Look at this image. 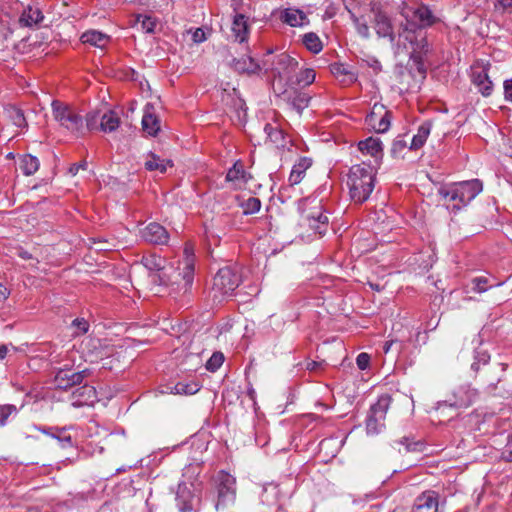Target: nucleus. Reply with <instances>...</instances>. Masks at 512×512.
<instances>
[{
    "label": "nucleus",
    "mask_w": 512,
    "mask_h": 512,
    "mask_svg": "<svg viewBox=\"0 0 512 512\" xmlns=\"http://www.w3.org/2000/svg\"><path fill=\"white\" fill-rule=\"evenodd\" d=\"M470 338L475 353L471 370L475 373L476 378L494 390L502 379L505 366L499 362L490 363V355L481 347L482 340L478 334H472Z\"/></svg>",
    "instance_id": "nucleus-1"
},
{
    "label": "nucleus",
    "mask_w": 512,
    "mask_h": 512,
    "mask_svg": "<svg viewBox=\"0 0 512 512\" xmlns=\"http://www.w3.org/2000/svg\"><path fill=\"white\" fill-rule=\"evenodd\" d=\"M405 39L412 45V52L410 55V67L406 71L403 67L398 70V78L400 84L404 85L406 89H411L416 86L412 85L409 78H413V71L416 70L419 73L420 81L426 77V68L424 65V56L429 51V44L423 31L417 32H405Z\"/></svg>",
    "instance_id": "nucleus-2"
},
{
    "label": "nucleus",
    "mask_w": 512,
    "mask_h": 512,
    "mask_svg": "<svg viewBox=\"0 0 512 512\" xmlns=\"http://www.w3.org/2000/svg\"><path fill=\"white\" fill-rule=\"evenodd\" d=\"M374 176V169L368 164H357L350 168L347 184L355 203L361 204L369 198L374 189Z\"/></svg>",
    "instance_id": "nucleus-3"
},
{
    "label": "nucleus",
    "mask_w": 512,
    "mask_h": 512,
    "mask_svg": "<svg viewBox=\"0 0 512 512\" xmlns=\"http://www.w3.org/2000/svg\"><path fill=\"white\" fill-rule=\"evenodd\" d=\"M482 191V183L478 179L453 183L449 186H442L438 194L446 202H454L453 209L459 210Z\"/></svg>",
    "instance_id": "nucleus-4"
},
{
    "label": "nucleus",
    "mask_w": 512,
    "mask_h": 512,
    "mask_svg": "<svg viewBox=\"0 0 512 512\" xmlns=\"http://www.w3.org/2000/svg\"><path fill=\"white\" fill-rule=\"evenodd\" d=\"M301 212L300 225L309 227L315 233L324 235L328 228L329 219L324 214L321 200L317 198H305L299 204Z\"/></svg>",
    "instance_id": "nucleus-5"
},
{
    "label": "nucleus",
    "mask_w": 512,
    "mask_h": 512,
    "mask_svg": "<svg viewBox=\"0 0 512 512\" xmlns=\"http://www.w3.org/2000/svg\"><path fill=\"white\" fill-rule=\"evenodd\" d=\"M405 23H401L403 32L423 31L424 28L433 25L436 17L425 5H405L401 10Z\"/></svg>",
    "instance_id": "nucleus-6"
},
{
    "label": "nucleus",
    "mask_w": 512,
    "mask_h": 512,
    "mask_svg": "<svg viewBox=\"0 0 512 512\" xmlns=\"http://www.w3.org/2000/svg\"><path fill=\"white\" fill-rule=\"evenodd\" d=\"M54 119L76 137L85 134V125L83 117L71 106L58 100L51 104Z\"/></svg>",
    "instance_id": "nucleus-7"
},
{
    "label": "nucleus",
    "mask_w": 512,
    "mask_h": 512,
    "mask_svg": "<svg viewBox=\"0 0 512 512\" xmlns=\"http://www.w3.org/2000/svg\"><path fill=\"white\" fill-rule=\"evenodd\" d=\"M241 282L242 278L237 268L226 266L219 269L213 280V301L221 302L231 296Z\"/></svg>",
    "instance_id": "nucleus-8"
},
{
    "label": "nucleus",
    "mask_w": 512,
    "mask_h": 512,
    "mask_svg": "<svg viewBox=\"0 0 512 512\" xmlns=\"http://www.w3.org/2000/svg\"><path fill=\"white\" fill-rule=\"evenodd\" d=\"M272 54V50H268L264 59L262 60V66L265 71H273L275 76L280 78H290V75L295 72L298 67V61L286 53L277 55L272 62L269 61V57Z\"/></svg>",
    "instance_id": "nucleus-9"
},
{
    "label": "nucleus",
    "mask_w": 512,
    "mask_h": 512,
    "mask_svg": "<svg viewBox=\"0 0 512 512\" xmlns=\"http://www.w3.org/2000/svg\"><path fill=\"white\" fill-rule=\"evenodd\" d=\"M392 402V398L388 394L381 395L377 402L370 407L369 414L366 419V429L370 434H376L384 427L387 411Z\"/></svg>",
    "instance_id": "nucleus-10"
},
{
    "label": "nucleus",
    "mask_w": 512,
    "mask_h": 512,
    "mask_svg": "<svg viewBox=\"0 0 512 512\" xmlns=\"http://www.w3.org/2000/svg\"><path fill=\"white\" fill-rule=\"evenodd\" d=\"M217 494L218 500L216 508L220 505L225 506L235 500L236 496V479L229 473L221 471L217 475Z\"/></svg>",
    "instance_id": "nucleus-11"
},
{
    "label": "nucleus",
    "mask_w": 512,
    "mask_h": 512,
    "mask_svg": "<svg viewBox=\"0 0 512 512\" xmlns=\"http://www.w3.org/2000/svg\"><path fill=\"white\" fill-rule=\"evenodd\" d=\"M478 398V391L469 385L459 386L451 396L444 401L445 404L454 408H467Z\"/></svg>",
    "instance_id": "nucleus-12"
},
{
    "label": "nucleus",
    "mask_w": 512,
    "mask_h": 512,
    "mask_svg": "<svg viewBox=\"0 0 512 512\" xmlns=\"http://www.w3.org/2000/svg\"><path fill=\"white\" fill-rule=\"evenodd\" d=\"M89 374L88 369L79 372H71L69 369H60L56 373L54 381L57 388L67 390L73 386L80 385Z\"/></svg>",
    "instance_id": "nucleus-13"
},
{
    "label": "nucleus",
    "mask_w": 512,
    "mask_h": 512,
    "mask_svg": "<svg viewBox=\"0 0 512 512\" xmlns=\"http://www.w3.org/2000/svg\"><path fill=\"white\" fill-rule=\"evenodd\" d=\"M141 238L154 245H164L169 241V233L159 223L152 222L140 230Z\"/></svg>",
    "instance_id": "nucleus-14"
},
{
    "label": "nucleus",
    "mask_w": 512,
    "mask_h": 512,
    "mask_svg": "<svg viewBox=\"0 0 512 512\" xmlns=\"http://www.w3.org/2000/svg\"><path fill=\"white\" fill-rule=\"evenodd\" d=\"M282 98L286 104L296 110L298 114H301L302 111L308 107L310 101V97L306 93L294 89L285 90L282 93Z\"/></svg>",
    "instance_id": "nucleus-15"
},
{
    "label": "nucleus",
    "mask_w": 512,
    "mask_h": 512,
    "mask_svg": "<svg viewBox=\"0 0 512 512\" xmlns=\"http://www.w3.org/2000/svg\"><path fill=\"white\" fill-rule=\"evenodd\" d=\"M488 66L489 64L483 66L480 71L474 70L472 73V81L475 86L478 88L479 92L488 97L492 94L493 91V83L488 75Z\"/></svg>",
    "instance_id": "nucleus-16"
},
{
    "label": "nucleus",
    "mask_w": 512,
    "mask_h": 512,
    "mask_svg": "<svg viewBox=\"0 0 512 512\" xmlns=\"http://www.w3.org/2000/svg\"><path fill=\"white\" fill-rule=\"evenodd\" d=\"M176 501L180 512H196V506L199 500L186 488V486L179 485Z\"/></svg>",
    "instance_id": "nucleus-17"
},
{
    "label": "nucleus",
    "mask_w": 512,
    "mask_h": 512,
    "mask_svg": "<svg viewBox=\"0 0 512 512\" xmlns=\"http://www.w3.org/2000/svg\"><path fill=\"white\" fill-rule=\"evenodd\" d=\"M330 72L342 85L345 86H348L357 80V73L350 66L342 63L331 64Z\"/></svg>",
    "instance_id": "nucleus-18"
},
{
    "label": "nucleus",
    "mask_w": 512,
    "mask_h": 512,
    "mask_svg": "<svg viewBox=\"0 0 512 512\" xmlns=\"http://www.w3.org/2000/svg\"><path fill=\"white\" fill-rule=\"evenodd\" d=\"M142 128L150 136H156L160 130V120L154 113V107L148 103L145 106L142 118Z\"/></svg>",
    "instance_id": "nucleus-19"
},
{
    "label": "nucleus",
    "mask_w": 512,
    "mask_h": 512,
    "mask_svg": "<svg viewBox=\"0 0 512 512\" xmlns=\"http://www.w3.org/2000/svg\"><path fill=\"white\" fill-rule=\"evenodd\" d=\"M225 179L232 182L235 188H240L241 184H246L251 179V175L244 170L241 161H237L228 170Z\"/></svg>",
    "instance_id": "nucleus-20"
},
{
    "label": "nucleus",
    "mask_w": 512,
    "mask_h": 512,
    "mask_svg": "<svg viewBox=\"0 0 512 512\" xmlns=\"http://www.w3.org/2000/svg\"><path fill=\"white\" fill-rule=\"evenodd\" d=\"M374 28L379 37H388L391 41L394 40V32L390 19L381 11L374 13Z\"/></svg>",
    "instance_id": "nucleus-21"
},
{
    "label": "nucleus",
    "mask_w": 512,
    "mask_h": 512,
    "mask_svg": "<svg viewBox=\"0 0 512 512\" xmlns=\"http://www.w3.org/2000/svg\"><path fill=\"white\" fill-rule=\"evenodd\" d=\"M38 431L56 439L62 448L72 447V437L67 433L66 428L51 427H35Z\"/></svg>",
    "instance_id": "nucleus-22"
},
{
    "label": "nucleus",
    "mask_w": 512,
    "mask_h": 512,
    "mask_svg": "<svg viewBox=\"0 0 512 512\" xmlns=\"http://www.w3.org/2000/svg\"><path fill=\"white\" fill-rule=\"evenodd\" d=\"M232 66L235 71L247 74H255L263 68L251 56L233 59Z\"/></svg>",
    "instance_id": "nucleus-23"
},
{
    "label": "nucleus",
    "mask_w": 512,
    "mask_h": 512,
    "mask_svg": "<svg viewBox=\"0 0 512 512\" xmlns=\"http://www.w3.org/2000/svg\"><path fill=\"white\" fill-rule=\"evenodd\" d=\"M358 148L360 151L366 152L376 160L382 158V143L377 138L369 137L363 141H360L358 143Z\"/></svg>",
    "instance_id": "nucleus-24"
},
{
    "label": "nucleus",
    "mask_w": 512,
    "mask_h": 512,
    "mask_svg": "<svg viewBox=\"0 0 512 512\" xmlns=\"http://www.w3.org/2000/svg\"><path fill=\"white\" fill-rule=\"evenodd\" d=\"M44 19V15L39 7L27 6L20 17V22L27 27L38 25Z\"/></svg>",
    "instance_id": "nucleus-25"
},
{
    "label": "nucleus",
    "mask_w": 512,
    "mask_h": 512,
    "mask_svg": "<svg viewBox=\"0 0 512 512\" xmlns=\"http://www.w3.org/2000/svg\"><path fill=\"white\" fill-rule=\"evenodd\" d=\"M232 31L235 39L240 43L244 42L248 36V22L247 18L243 14H236L234 16Z\"/></svg>",
    "instance_id": "nucleus-26"
},
{
    "label": "nucleus",
    "mask_w": 512,
    "mask_h": 512,
    "mask_svg": "<svg viewBox=\"0 0 512 512\" xmlns=\"http://www.w3.org/2000/svg\"><path fill=\"white\" fill-rule=\"evenodd\" d=\"M312 161L309 158L303 157L298 163H296L289 176V182L291 185H296L301 182L304 177L306 170L311 166Z\"/></svg>",
    "instance_id": "nucleus-27"
},
{
    "label": "nucleus",
    "mask_w": 512,
    "mask_h": 512,
    "mask_svg": "<svg viewBox=\"0 0 512 512\" xmlns=\"http://www.w3.org/2000/svg\"><path fill=\"white\" fill-rule=\"evenodd\" d=\"M148 157L150 159L146 160L144 163L145 169L148 171L158 170L160 173H165L167 166H173V162L171 160L161 159L153 152H149Z\"/></svg>",
    "instance_id": "nucleus-28"
},
{
    "label": "nucleus",
    "mask_w": 512,
    "mask_h": 512,
    "mask_svg": "<svg viewBox=\"0 0 512 512\" xmlns=\"http://www.w3.org/2000/svg\"><path fill=\"white\" fill-rule=\"evenodd\" d=\"M109 36L99 31H87L82 34L81 40L83 43H89L95 47L103 49L109 42Z\"/></svg>",
    "instance_id": "nucleus-29"
},
{
    "label": "nucleus",
    "mask_w": 512,
    "mask_h": 512,
    "mask_svg": "<svg viewBox=\"0 0 512 512\" xmlns=\"http://www.w3.org/2000/svg\"><path fill=\"white\" fill-rule=\"evenodd\" d=\"M264 131L267 138L279 148H285L287 145L286 136L284 132L278 127H274L271 124H266Z\"/></svg>",
    "instance_id": "nucleus-30"
},
{
    "label": "nucleus",
    "mask_w": 512,
    "mask_h": 512,
    "mask_svg": "<svg viewBox=\"0 0 512 512\" xmlns=\"http://www.w3.org/2000/svg\"><path fill=\"white\" fill-rule=\"evenodd\" d=\"M120 124V118L117 113L109 110L108 112L101 115L100 129L104 132L115 131Z\"/></svg>",
    "instance_id": "nucleus-31"
},
{
    "label": "nucleus",
    "mask_w": 512,
    "mask_h": 512,
    "mask_svg": "<svg viewBox=\"0 0 512 512\" xmlns=\"http://www.w3.org/2000/svg\"><path fill=\"white\" fill-rule=\"evenodd\" d=\"M430 131L431 123L429 121L424 122L422 125H420L417 134L414 135L412 138L410 149L417 150L421 148L426 142L427 137L430 134Z\"/></svg>",
    "instance_id": "nucleus-32"
},
{
    "label": "nucleus",
    "mask_w": 512,
    "mask_h": 512,
    "mask_svg": "<svg viewBox=\"0 0 512 512\" xmlns=\"http://www.w3.org/2000/svg\"><path fill=\"white\" fill-rule=\"evenodd\" d=\"M306 18L304 12L293 9H287L282 16L283 21L292 27L303 25Z\"/></svg>",
    "instance_id": "nucleus-33"
},
{
    "label": "nucleus",
    "mask_w": 512,
    "mask_h": 512,
    "mask_svg": "<svg viewBox=\"0 0 512 512\" xmlns=\"http://www.w3.org/2000/svg\"><path fill=\"white\" fill-rule=\"evenodd\" d=\"M187 254L185 258L184 268L182 272V278L185 282V291L192 285L194 279V263L193 256L188 254V249H185Z\"/></svg>",
    "instance_id": "nucleus-34"
},
{
    "label": "nucleus",
    "mask_w": 512,
    "mask_h": 512,
    "mask_svg": "<svg viewBox=\"0 0 512 512\" xmlns=\"http://www.w3.org/2000/svg\"><path fill=\"white\" fill-rule=\"evenodd\" d=\"M39 160L30 154L24 155L20 160V169L27 176L33 175L39 169Z\"/></svg>",
    "instance_id": "nucleus-35"
},
{
    "label": "nucleus",
    "mask_w": 512,
    "mask_h": 512,
    "mask_svg": "<svg viewBox=\"0 0 512 512\" xmlns=\"http://www.w3.org/2000/svg\"><path fill=\"white\" fill-rule=\"evenodd\" d=\"M369 122L373 125V128L378 133H384L389 129L390 121H391V113L386 111L385 114L378 120L377 123H374L376 120V113L373 111L368 116Z\"/></svg>",
    "instance_id": "nucleus-36"
},
{
    "label": "nucleus",
    "mask_w": 512,
    "mask_h": 512,
    "mask_svg": "<svg viewBox=\"0 0 512 512\" xmlns=\"http://www.w3.org/2000/svg\"><path fill=\"white\" fill-rule=\"evenodd\" d=\"M142 264L150 271V273H154L165 268V260L157 255H149L147 257H143Z\"/></svg>",
    "instance_id": "nucleus-37"
},
{
    "label": "nucleus",
    "mask_w": 512,
    "mask_h": 512,
    "mask_svg": "<svg viewBox=\"0 0 512 512\" xmlns=\"http://www.w3.org/2000/svg\"><path fill=\"white\" fill-rule=\"evenodd\" d=\"M5 110L8 114V117L12 120L14 125H16L17 127L27 126L24 113L21 109L17 108L16 106L9 105Z\"/></svg>",
    "instance_id": "nucleus-38"
},
{
    "label": "nucleus",
    "mask_w": 512,
    "mask_h": 512,
    "mask_svg": "<svg viewBox=\"0 0 512 512\" xmlns=\"http://www.w3.org/2000/svg\"><path fill=\"white\" fill-rule=\"evenodd\" d=\"M303 43L313 53H318L322 50V43L315 33H307L303 37Z\"/></svg>",
    "instance_id": "nucleus-39"
},
{
    "label": "nucleus",
    "mask_w": 512,
    "mask_h": 512,
    "mask_svg": "<svg viewBox=\"0 0 512 512\" xmlns=\"http://www.w3.org/2000/svg\"><path fill=\"white\" fill-rule=\"evenodd\" d=\"M315 80V71L313 69L307 68L301 70L296 76L295 83L301 86H308L312 84Z\"/></svg>",
    "instance_id": "nucleus-40"
},
{
    "label": "nucleus",
    "mask_w": 512,
    "mask_h": 512,
    "mask_svg": "<svg viewBox=\"0 0 512 512\" xmlns=\"http://www.w3.org/2000/svg\"><path fill=\"white\" fill-rule=\"evenodd\" d=\"M199 390V387L196 383H177L172 390L174 394L180 395H192L195 394Z\"/></svg>",
    "instance_id": "nucleus-41"
},
{
    "label": "nucleus",
    "mask_w": 512,
    "mask_h": 512,
    "mask_svg": "<svg viewBox=\"0 0 512 512\" xmlns=\"http://www.w3.org/2000/svg\"><path fill=\"white\" fill-rule=\"evenodd\" d=\"M241 207L245 215L254 214L260 210L261 201L259 198L250 197L241 204Z\"/></svg>",
    "instance_id": "nucleus-42"
},
{
    "label": "nucleus",
    "mask_w": 512,
    "mask_h": 512,
    "mask_svg": "<svg viewBox=\"0 0 512 512\" xmlns=\"http://www.w3.org/2000/svg\"><path fill=\"white\" fill-rule=\"evenodd\" d=\"M149 277L151 279V282L156 285L167 286L170 282V276L167 273L166 267L163 268V270L150 273Z\"/></svg>",
    "instance_id": "nucleus-43"
},
{
    "label": "nucleus",
    "mask_w": 512,
    "mask_h": 512,
    "mask_svg": "<svg viewBox=\"0 0 512 512\" xmlns=\"http://www.w3.org/2000/svg\"><path fill=\"white\" fill-rule=\"evenodd\" d=\"M136 23L140 24L141 29L146 33H153L156 26V22L153 18L143 15L137 16Z\"/></svg>",
    "instance_id": "nucleus-44"
},
{
    "label": "nucleus",
    "mask_w": 512,
    "mask_h": 512,
    "mask_svg": "<svg viewBox=\"0 0 512 512\" xmlns=\"http://www.w3.org/2000/svg\"><path fill=\"white\" fill-rule=\"evenodd\" d=\"M224 356L220 352H215L207 361L206 369L208 371L214 372L216 371L223 363Z\"/></svg>",
    "instance_id": "nucleus-45"
},
{
    "label": "nucleus",
    "mask_w": 512,
    "mask_h": 512,
    "mask_svg": "<svg viewBox=\"0 0 512 512\" xmlns=\"http://www.w3.org/2000/svg\"><path fill=\"white\" fill-rule=\"evenodd\" d=\"M17 411L16 407L11 404L0 405V426H4L8 417Z\"/></svg>",
    "instance_id": "nucleus-46"
},
{
    "label": "nucleus",
    "mask_w": 512,
    "mask_h": 512,
    "mask_svg": "<svg viewBox=\"0 0 512 512\" xmlns=\"http://www.w3.org/2000/svg\"><path fill=\"white\" fill-rule=\"evenodd\" d=\"M99 120L101 121V115L99 114V112L88 113L85 118V131L95 129L97 127V123Z\"/></svg>",
    "instance_id": "nucleus-47"
},
{
    "label": "nucleus",
    "mask_w": 512,
    "mask_h": 512,
    "mask_svg": "<svg viewBox=\"0 0 512 512\" xmlns=\"http://www.w3.org/2000/svg\"><path fill=\"white\" fill-rule=\"evenodd\" d=\"M397 443L405 445L407 451H419L422 447L420 441L411 442L408 437H402Z\"/></svg>",
    "instance_id": "nucleus-48"
},
{
    "label": "nucleus",
    "mask_w": 512,
    "mask_h": 512,
    "mask_svg": "<svg viewBox=\"0 0 512 512\" xmlns=\"http://www.w3.org/2000/svg\"><path fill=\"white\" fill-rule=\"evenodd\" d=\"M120 354H121V351L120 352L117 351L114 354H110L108 357L103 359L102 367L106 368V369H110V370L115 368L114 361L116 360L119 362Z\"/></svg>",
    "instance_id": "nucleus-49"
},
{
    "label": "nucleus",
    "mask_w": 512,
    "mask_h": 512,
    "mask_svg": "<svg viewBox=\"0 0 512 512\" xmlns=\"http://www.w3.org/2000/svg\"><path fill=\"white\" fill-rule=\"evenodd\" d=\"M72 326L79 330L78 332L75 333L77 335L86 333L89 328L88 322L83 318H81V319L77 318V319L73 320Z\"/></svg>",
    "instance_id": "nucleus-50"
},
{
    "label": "nucleus",
    "mask_w": 512,
    "mask_h": 512,
    "mask_svg": "<svg viewBox=\"0 0 512 512\" xmlns=\"http://www.w3.org/2000/svg\"><path fill=\"white\" fill-rule=\"evenodd\" d=\"M370 356L367 353H360L356 358L357 366L360 370H365L369 366Z\"/></svg>",
    "instance_id": "nucleus-51"
},
{
    "label": "nucleus",
    "mask_w": 512,
    "mask_h": 512,
    "mask_svg": "<svg viewBox=\"0 0 512 512\" xmlns=\"http://www.w3.org/2000/svg\"><path fill=\"white\" fill-rule=\"evenodd\" d=\"M192 40L195 43H202L206 40V35L203 29L197 28L192 34Z\"/></svg>",
    "instance_id": "nucleus-52"
},
{
    "label": "nucleus",
    "mask_w": 512,
    "mask_h": 512,
    "mask_svg": "<svg viewBox=\"0 0 512 512\" xmlns=\"http://www.w3.org/2000/svg\"><path fill=\"white\" fill-rule=\"evenodd\" d=\"M80 169L86 170L87 169V162L82 161L80 163H75L70 166L69 173L73 176H75Z\"/></svg>",
    "instance_id": "nucleus-53"
},
{
    "label": "nucleus",
    "mask_w": 512,
    "mask_h": 512,
    "mask_svg": "<svg viewBox=\"0 0 512 512\" xmlns=\"http://www.w3.org/2000/svg\"><path fill=\"white\" fill-rule=\"evenodd\" d=\"M473 282L475 283V290L478 291V292H484L487 290L486 288V283H487V280L484 279V278H475L473 280Z\"/></svg>",
    "instance_id": "nucleus-54"
},
{
    "label": "nucleus",
    "mask_w": 512,
    "mask_h": 512,
    "mask_svg": "<svg viewBox=\"0 0 512 512\" xmlns=\"http://www.w3.org/2000/svg\"><path fill=\"white\" fill-rule=\"evenodd\" d=\"M505 99L512 101V79L504 82Z\"/></svg>",
    "instance_id": "nucleus-55"
},
{
    "label": "nucleus",
    "mask_w": 512,
    "mask_h": 512,
    "mask_svg": "<svg viewBox=\"0 0 512 512\" xmlns=\"http://www.w3.org/2000/svg\"><path fill=\"white\" fill-rule=\"evenodd\" d=\"M404 147H406V142L402 139H397L393 142L391 152L395 154L397 151L402 150Z\"/></svg>",
    "instance_id": "nucleus-56"
},
{
    "label": "nucleus",
    "mask_w": 512,
    "mask_h": 512,
    "mask_svg": "<svg viewBox=\"0 0 512 512\" xmlns=\"http://www.w3.org/2000/svg\"><path fill=\"white\" fill-rule=\"evenodd\" d=\"M9 294V290L3 284L0 283V302L6 300Z\"/></svg>",
    "instance_id": "nucleus-57"
},
{
    "label": "nucleus",
    "mask_w": 512,
    "mask_h": 512,
    "mask_svg": "<svg viewBox=\"0 0 512 512\" xmlns=\"http://www.w3.org/2000/svg\"><path fill=\"white\" fill-rule=\"evenodd\" d=\"M319 366V363L316 361H309L306 363V369L310 371H314Z\"/></svg>",
    "instance_id": "nucleus-58"
},
{
    "label": "nucleus",
    "mask_w": 512,
    "mask_h": 512,
    "mask_svg": "<svg viewBox=\"0 0 512 512\" xmlns=\"http://www.w3.org/2000/svg\"><path fill=\"white\" fill-rule=\"evenodd\" d=\"M502 458H503L506 462H512V450L504 452V453L502 454Z\"/></svg>",
    "instance_id": "nucleus-59"
},
{
    "label": "nucleus",
    "mask_w": 512,
    "mask_h": 512,
    "mask_svg": "<svg viewBox=\"0 0 512 512\" xmlns=\"http://www.w3.org/2000/svg\"><path fill=\"white\" fill-rule=\"evenodd\" d=\"M500 4L505 9H512V0H501Z\"/></svg>",
    "instance_id": "nucleus-60"
},
{
    "label": "nucleus",
    "mask_w": 512,
    "mask_h": 512,
    "mask_svg": "<svg viewBox=\"0 0 512 512\" xmlns=\"http://www.w3.org/2000/svg\"><path fill=\"white\" fill-rule=\"evenodd\" d=\"M359 32L364 36V37H368L369 36V28L366 24H364L363 26H361L359 28Z\"/></svg>",
    "instance_id": "nucleus-61"
},
{
    "label": "nucleus",
    "mask_w": 512,
    "mask_h": 512,
    "mask_svg": "<svg viewBox=\"0 0 512 512\" xmlns=\"http://www.w3.org/2000/svg\"><path fill=\"white\" fill-rule=\"evenodd\" d=\"M395 343H397V341H396V340H390V341L385 342L384 347H383V348H384L385 353H387V352L390 350V348H391Z\"/></svg>",
    "instance_id": "nucleus-62"
},
{
    "label": "nucleus",
    "mask_w": 512,
    "mask_h": 512,
    "mask_svg": "<svg viewBox=\"0 0 512 512\" xmlns=\"http://www.w3.org/2000/svg\"><path fill=\"white\" fill-rule=\"evenodd\" d=\"M81 389H83L85 391V393L88 394V396L90 397L91 395H94L95 394V389L94 387H91V386H83Z\"/></svg>",
    "instance_id": "nucleus-63"
},
{
    "label": "nucleus",
    "mask_w": 512,
    "mask_h": 512,
    "mask_svg": "<svg viewBox=\"0 0 512 512\" xmlns=\"http://www.w3.org/2000/svg\"><path fill=\"white\" fill-rule=\"evenodd\" d=\"M19 256L22 258V259H25V260H28V259H32V255L27 252V251H24V250H21L19 252Z\"/></svg>",
    "instance_id": "nucleus-64"
}]
</instances>
